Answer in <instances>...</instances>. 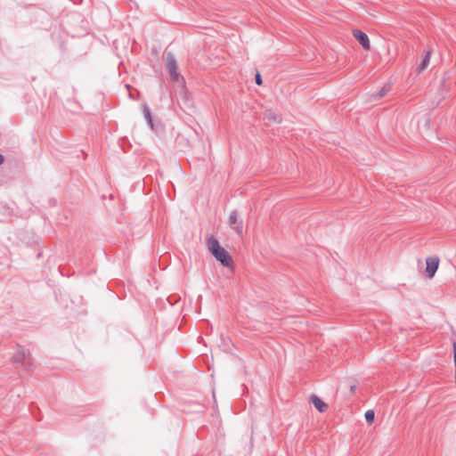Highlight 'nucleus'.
Returning <instances> with one entry per match:
<instances>
[{
	"mask_svg": "<svg viewBox=\"0 0 456 456\" xmlns=\"http://www.w3.org/2000/svg\"><path fill=\"white\" fill-rule=\"evenodd\" d=\"M208 248L209 252L215 258L224 266L230 267L232 265V258L230 254L219 244V241L214 238L208 239Z\"/></svg>",
	"mask_w": 456,
	"mask_h": 456,
	"instance_id": "f257e3e1",
	"label": "nucleus"
},
{
	"mask_svg": "<svg viewBox=\"0 0 456 456\" xmlns=\"http://www.w3.org/2000/svg\"><path fill=\"white\" fill-rule=\"evenodd\" d=\"M166 69L174 81L179 79V74L177 72L176 61L174 54L171 52L165 53Z\"/></svg>",
	"mask_w": 456,
	"mask_h": 456,
	"instance_id": "f03ea898",
	"label": "nucleus"
},
{
	"mask_svg": "<svg viewBox=\"0 0 456 456\" xmlns=\"http://www.w3.org/2000/svg\"><path fill=\"white\" fill-rule=\"evenodd\" d=\"M228 225L235 231V232L241 236L243 233V221L238 217V213L236 210H232L230 213L228 218Z\"/></svg>",
	"mask_w": 456,
	"mask_h": 456,
	"instance_id": "7ed1b4c3",
	"label": "nucleus"
},
{
	"mask_svg": "<svg viewBox=\"0 0 456 456\" xmlns=\"http://www.w3.org/2000/svg\"><path fill=\"white\" fill-rule=\"evenodd\" d=\"M426 273L428 278H432L436 273L439 265V258L437 256H429L426 259Z\"/></svg>",
	"mask_w": 456,
	"mask_h": 456,
	"instance_id": "20e7f679",
	"label": "nucleus"
},
{
	"mask_svg": "<svg viewBox=\"0 0 456 456\" xmlns=\"http://www.w3.org/2000/svg\"><path fill=\"white\" fill-rule=\"evenodd\" d=\"M353 36L360 43L364 50H369L370 47V40L366 33L360 29L353 30Z\"/></svg>",
	"mask_w": 456,
	"mask_h": 456,
	"instance_id": "39448f33",
	"label": "nucleus"
},
{
	"mask_svg": "<svg viewBox=\"0 0 456 456\" xmlns=\"http://www.w3.org/2000/svg\"><path fill=\"white\" fill-rule=\"evenodd\" d=\"M26 357V350L22 347H19L12 356V361L14 363L22 364L25 362Z\"/></svg>",
	"mask_w": 456,
	"mask_h": 456,
	"instance_id": "423d86ee",
	"label": "nucleus"
},
{
	"mask_svg": "<svg viewBox=\"0 0 456 456\" xmlns=\"http://www.w3.org/2000/svg\"><path fill=\"white\" fill-rule=\"evenodd\" d=\"M311 402L313 403V404L314 405V407L320 411V412H324L327 408H328V405L327 403H325L321 398H319L317 395H312L311 396Z\"/></svg>",
	"mask_w": 456,
	"mask_h": 456,
	"instance_id": "0eeeda50",
	"label": "nucleus"
},
{
	"mask_svg": "<svg viewBox=\"0 0 456 456\" xmlns=\"http://www.w3.org/2000/svg\"><path fill=\"white\" fill-rule=\"evenodd\" d=\"M430 56H431V53L427 52L425 56L423 57L422 61L420 62L419 66L418 67L419 71H422L428 67L429 61H430Z\"/></svg>",
	"mask_w": 456,
	"mask_h": 456,
	"instance_id": "6e6552de",
	"label": "nucleus"
},
{
	"mask_svg": "<svg viewBox=\"0 0 456 456\" xmlns=\"http://www.w3.org/2000/svg\"><path fill=\"white\" fill-rule=\"evenodd\" d=\"M265 118H267L269 121H273V122H280L281 121L280 117L278 115H276L272 110H267L265 112Z\"/></svg>",
	"mask_w": 456,
	"mask_h": 456,
	"instance_id": "1a4fd4ad",
	"label": "nucleus"
},
{
	"mask_svg": "<svg viewBox=\"0 0 456 456\" xmlns=\"http://www.w3.org/2000/svg\"><path fill=\"white\" fill-rule=\"evenodd\" d=\"M143 114H144V118L147 120L150 126L153 127L151 115L149 108L146 105L143 106Z\"/></svg>",
	"mask_w": 456,
	"mask_h": 456,
	"instance_id": "9d476101",
	"label": "nucleus"
},
{
	"mask_svg": "<svg viewBox=\"0 0 456 456\" xmlns=\"http://www.w3.org/2000/svg\"><path fill=\"white\" fill-rule=\"evenodd\" d=\"M364 416L367 423L371 424L374 421L375 413L373 411H367Z\"/></svg>",
	"mask_w": 456,
	"mask_h": 456,
	"instance_id": "9b49d317",
	"label": "nucleus"
},
{
	"mask_svg": "<svg viewBox=\"0 0 456 456\" xmlns=\"http://www.w3.org/2000/svg\"><path fill=\"white\" fill-rule=\"evenodd\" d=\"M387 92H388V87L384 86L383 88H381V89L379 91V93H378V94H373V95H372V97H373L374 99H379V98H381V97L385 96V95L387 94Z\"/></svg>",
	"mask_w": 456,
	"mask_h": 456,
	"instance_id": "f8f14e48",
	"label": "nucleus"
},
{
	"mask_svg": "<svg viewBox=\"0 0 456 456\" xmlns=\"http://www.w3.org/2000/svg\"><path fill=\"white\" fill-rule=\"evenodd\" d=\"M255 80H256V85H258V86L262 85V77L258 72L255 76Z\"/></svg>",
	"mask_w": 456,
	"mask_h": 456,
	"instance_id": "ddd939ff",
	"label": "nucleus"
},
{
	"mask_svg": "<svg viewBox=\"0 0 456 456\" xmlns=\"http://www.w3.org/2000/svg\"><path fill=\"white\" fill-rule=\"evenodd\" d=\"M4 162V155L0 154V166Z\"/></svg>",
	"mask_w": 456,
	"mask_h": 456,
	"instance_id": "4468645a",
	"label": "nucleus"
}]
</instances>
